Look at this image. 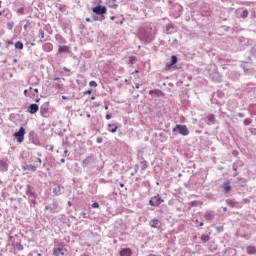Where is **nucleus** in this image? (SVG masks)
I'll return each instance as SVG.
<instances>
[{
	"label": "nucleus",
	"instance_id": "nucleus-1",
	"mask_svg": "<svg viewBox=\"0 0 256 256\" xmlns=\"http://www.w3.org/2000/svg\"><path fill=\"white\" fill-rule=\"evenodd\" d=\"M138 37L143 43H151V41H153L154 39L149 29L145 28H140Z\"/></svg>",
	"mask_w": 256,
	"mask_h": 256
},
{
	"label": "nucleus",
	"instance_id": "nucleus-2",
	"mask_svg": "<svg viewBox=\"0 0 256 256\" xmlns=\"http://www.w3.org/2000/svg\"><path fill=\"white\" fill-rule=\"evenodd\" d=\"M92 12L95 13V15L100 16V21H105V15L107 14V7L102 5H97L92 9Z\"/></svg>",
	"mask_w": 256,
	"mask_h": 256
},
{
	"label": "nucleus",
	"instance_id": "nucleus-3",
	"mask_svg": "<svg viewBox=\"0 0 256 256\" xmlns=\"http://www.w3.org/2000/svg\"><path fill=\"white\" fill-rule=\"evenodd\" d=\"M173 133H178L180 135H183L184 137H186L187 135H189V128H187L186 125H181V124H177L173 129H172Z\"/></svg>",
	"mask_w": 256,
	"mask_h": 256
},
{
	"label": "nucleus",
	"instance_id": "nucleus-4",
	"mask_svg": "<svg viewBox=\"0 0 256 256\" xmlns=\"http://www.w3.org/2000/svg\"><path fill=\"white\" fill-rule=\"evenodd\" d=\"M25 128L20 127L18 132L14 133V137H16L17 143H23L25 141Z\"/></svg>",
	"mask_w": 256,
	"mask_h": 256
},
{
	"label": "nucleus",
	"instance_id": "nucleus-5",
	"mask_svg": "<svg viewBox=\"0 0 256 256\" xmlns=\"http://www.w3.org/2000/svg\"><path fill=\"white\" fill-rule=\"evenodd\" d=\"M26 195H28V199H37V194H35V190H33L31 185H27Z\"/></svg>",
	"mask_w": 256,
	"mask_h": 256
},
{
	"label": "nucleus",
	"instance_id": "nucleus-6",
	"mask_svg": "<svg viewBox=\"0 0 256 256\" xmlns=\"http://www.w3.org/2000/svg\"><path fill=\"white\" fill-rule=\"evenodd\" d=\"M39 111V105L37 104H31L28 108V112L31 113V115H34V113H37Z\"/></svg>",
	"mask_w": 256,
	"mask_h": 256
},
{
	"label": "nucleus",
	"instance_id": "nucleus-7",
	"mask_svg": "<svg viewBox=\"0 0 256 256\" xmlns=\"http://www.w3.org/2000/svg\"><path fill=\"white\" fill-rule=\"evenodd\" d=\"M133 255V251L131 248H124L120 251V256H131Z\"/></svg>",
	"mask_w": 256,
	"mask_h": 256
},
{
	"label": "nucleus",
	"instance_id": "nucleus-8",
	"mask_svg": "<svg viewBox=\"0 0 256 256\" xmlns=\"http://www.w3.org/2000/svg\"><path fill=\"white\" fill-rule=\"evenodd\" d=\"M39 167V165H26V166H23L22 169L23 171H37V168Z\"/></svg>",
	"mask_w": 256,
	"mask_h": 256
},
{
	"label": "nucleus",
	"instance_id": "nucleus-9",
	"mask_svg": "<svg viewBox=\"0 0 256 256\" xmlns=\"http://www.w3.org/2000/svg\"><path fill=\"white\" fill-rule=\"evenodd\" d=\"M160 223L161 222H159V219L155 218V219H152L149 222V225H150V227H153L154 229H157V228H159Z\"/></svg>",
	"mask_w": 256,
	"mask_h": 256
},
{
	"label": "nucleus",
	"instance_id": "nucleus-10",
	"mask_svg": "<svg viewBox=\"0 0 256 256\" xmlns=\"http://www.w3.org/2000/svg\"><path fill=\"white\" fill-rule=\"evenodd\" d=\"M213 217H215V214L213 211H208L204 214V219H206V221H211Z\"/></svg>",
	"mask_w": 256,
	"mask_h": 256
},
{
	"label": "nucleus",
	"instance_id": "nucleus-11",
	"mask_svg": "<svg viewBox=\"0 0 256 256\" xmlns=\"http://www.w3.org/2000/svg\"><path fill=\"white\" fill-rule=\"evenodd\" d=\"M155 201V205L156 207H159V205H161V203H163V199H161V196H159V194H156L154 196Z\"/></svg>",
	"mask_w": 256,
	"mask_h": 256
},
{
	"label": "nucleus",
	"instance_id": "nucleus-12",
	"mask_svg": "<svg viewBox=\"0 0 256 256\" xmlns=\"http://www.w3.org/2000/svg\"><path fill=\"white\" fill-rule=\"evenodd\" d=\"M12 246L14 249H17V251H23V245H21V242H13Z\"/></svg>",
	"mask_w": 256,
	"mask_h": 256
},
{
	"label": "nucleus",
	"instance_id": "nucleus-13",
	"mask_svg": "<svg viewBox=\"0 0 256 256\" xmlns=\"http://www.w3.org/2000/svg\"><path fill=\"white\" fill-rule=\"evenodd\" d=\"M54 256L65 255V252L61 248H55L53 251Z\"/></svg>",
	"mask_w": 256,
	"mask_h": 256
},
{
	"label": "nucleus",
	"instance_id": "nucleus-14",
	"mask_svg": "<svg viewBox=\"0 0 256 256\" xmlns=\"http://www.w3.org/2000/svg\"><path fill=\"white\" fill-rule=\"evenodd\" d=\"M230 182H224L223 183V189H224V193H229V191H231V185H229Z\"/></svg>",
	"mask_w": 256,
	"mask_h": 256
},
{
	"label": "nucleus",
	"instance_id": "nucleus-15",
	"mask_svg": "<svg viewBox=\"0 0 256 256\" xmlns=\"http://www.w3.org/2000/svg\"><path fill=\"white\" fill-rule=\"evenodd\" d=\"M58 53H69V46H59Z\"/></svg>",
	"mask_w": 256,
	"mask_h": 256
},
{
	"label": "nucleus",
	"instance_id": "nucleus-16",
	"mask_svg": "<svg viewBox=\"0 0 256 256\" xmlns=\"http://www.w3.org/2000/svg\"><path fill=\"white\" fill-rule=\"evenodd\" d=\"M247 253H248V255H255V253H256L255 246H248L247 247Z\"/></svg>",
	"mask_w": 256,
	"mask_h": 256
},
{
	"label": "nucleus",
	"instance_id": "nucleus-17",
	"mask_svg": "<svg viewBox=\"0 0 256 256\" xmlns=\"http://www.w3.org/2000/svg\"><path fill=\"white\" fill-rule=\"evenodd\" d=\"M108 127H109L108 131H110V133H117V129H118L117 125L109 124Z\"/></svg>",
	"mask_w": 256,
	"mask_h": 256
},
{
	"label": "nucleus",
	"instance_id": "nucleus-18",
	"mask_svg": "<svg viewBox=\"0 0 256 256\" xmlns=\"http://www.w3.org/2000/svg\"><path fill=\"white\" fill-rule=\"evenodd\" d=\"M44 51H47L48 53L51 52V51H53V44H51V43H46V44L44 45Z\"/></svg>",
	"mask_w": 256,
	"mask_h": 256
},
{
	"label": "nucleus",
	"instance_id": "nucleus-19",
	"mask_svg": "<svg viewBox=\"0 0 256 256\" xmlns=\"http://www.w3.org/2000/svg\"><path fill=\"white\" fill-rule=\"evenodd\" d=\"M0 169L1 171H7V162L0 160Z\"/></svg>",
	"mask_w": 256,
	"mask_h": 256
},
{
	"label": "nucleus",
	"instance_id": "nucleus-20",
	"mask_svg": "<svg viewBox=\"0 0 256 256\" xmlns=\"http://www.w3.org/2000/svg\"><path fill=\"white\" fill-rule=\"evenodd\" d=\"M226 204H227L229 207H235V205H237V202H235V200H233V199H227V200H226Z\"/></svg>",
	"mask_w": 256,
	"mask_h": 256
},
{
	"label": "nucleus",
	"instance_id": "nucleus-21",
	"mask_svg": "<svg viewBox=\"0 0 256 256\" xmlns=\"http://www.w3.org/2000/svg\"><path fill=\"white\" fill-rule=\"evenodd\" d=\"M57 207H59V204L57 202L52 203L51 213H55L57 211Z\"/></svg>",
	"mask_w": 256,
	"mask_h": 256
},
{
	"label": "nucleus",
	"instance_id": "nucleus-22",
	"mask_svg": "<svg viewBox=\"0 0 256 256\" xmlns=\"http://www.w3.org/2000/svg\"><path fill=\"white\" fill-rule=\"evenodd\" d=\"M129 63H130V65H135V63H137V57L130 56L129 57Z\"/></svg>",
	"mask_w": 256,
	"mask_h": 256
},
{
	"label": "nucleus",
	"instance_id": "nucleus-23",
	"mask_svg": "<svg viewBox=\"0 0 256 256\" xmlns=\"http://www.w3.org/2000/svg\"><path fill=\"white\" fill-rule=\"evenodd\" d=\"M91 163V157L86 158L83 162L82 165L83 167H87Z\"/></svg>",
	"mask_w": 256,
	"mask_h": 256
},
{
	"label": "nucleus",
	"instance_id": "nucleus-24",
	"mask_svg": "<svg viewBox=\"0 0 256 256\" xmlns=\"http://www.w3.org/2000/svg\"><path fill=\"white\" fill-rule=\"evenodd\" d=\"M209 239H210V237L207 234H203L201 236V241H203V243H207V241H209Z\"/></svg>",
	"mask_w": 256,
	"mask_h": 256
},
{
	"label": "nucleus",
	"instance_id": "nucleus-25",
	"mask_svg": "<svg viewBox=\"0 0 256 256\" xmlns=\"http://www.w3.org/2000/svg\"><path fill=\"white\" fill-rule=\"evenodd\" d=\"M15 49H20V50L23 49V42H20V41L16 42Z\"/></svg>",
	"mask_w": 256,
	"mask_h": 256
},
{
	"label": "nucleus",
	"instance_id": "nucleus-26",
	"mask_svg": "<svg viewBox=\"0 0 256 256\" xmlns=\"http://www.w3.org/2000/svg\"><path fill=\"white\" fill-rule=\"evenodd\" d=\"M242 19H247V17H249V11L244 10L241 14Z\"/></svg>",
	"mask_w": 256,
	"mask_h": 256
},
{
	"label": "nucleus",
	"instance_id": "nucleus-27",
	"mask_svg": "<svg viewBox=\"0 0 256 256\" xmlns=\"http://www.w3.org/2000/svg\"><path fill=\"white\" fill-rule=\"evenodd\" d=\"M171 29H173V24H167V26H166L167 33H173V31H171Z\"/></svg>",
	"mask_w": 256,
	"mask_h": 256
},
{
	"label": "nucleus",
	"instance_id": "nucleus-28",
	"mask_svg": "<svg viewBox=\"0 0 256 256\" xmlns=\"http://www.w3.org/2000/svg\"><path fill=\"white\" fill-rule=\"evenodd\" d=\"M14 23L13 22H8L7 24H6V27H7V29L9 30V31H11L12 29H13V27H14Z\"/></svg>",
	"mask_w": 256,
	"mask_h": 256
},
{
	"label": "nucleus",
	"instance_id": "nucleus-29",
	"mask_svg": "<svg viewBox=\"0 0 256 256\" xmlns=\"http://www.w3.org/2000/svg\"><path fill=\"white\" fill-rule=\"evenodd\" d=\"M207 119H208V121H210L211 123H213V121H215V115L209 114V115L207 116Z\"/></svg>",
	"mask_w": 256,
	"mask_h": 256
},
{
	"label": "nucleus",
	"instance_id": "nucleus-30",
	"mask_svg": "<svg viewBox=\"0 0 256 256\" xmlns=\"http://www.w3.org/2000/svg\"><path fill=\"white\" fill-rule=\"evenodd\" d=\"M175 64H177V56L173 55L171 57V65H175Z\"/></svg>",
	"mask_w": 256,
	"mask_h": 256
},
{
	"label": "nucleus",
	"instance_id": "nucleus-31",
	"mask_svg": "<svg viewBox=\"0 0 256 256\" xmlns=\"http://www.w3.org/2000/svg\"><path fill=\"white\" fill-rule=\"evenodd\" d=\"M48 111H49V109H47V108L41 107V109H40L41 115H47V112H48Z\"/></svg>",
	"mask_w": 256,
	"mask_h": 256
},
{
	"label": "nucleus",
	"instance_id": "nucleus-32",
	"mask_svg": "<svg viewBox=\"0 0 256 256\" xmlns=\"http://www.w3.org/2000/svg\"><path fill=\"white\" fill-rule=\"evenodd\" d=\"M39 37L40 39H45V31H43V29L39 30Z\"/></svg>",
	"mask_w": 256,
	"mask_h": 256
},
{
	"label": "nucleus",
	"instance_id": "nucleus-33",
	"mask_svg": "<svg viewBox=\"0 0 256 256\" xmlns=\"http://www.w3.org/2000/svg\"><path fill=\"white\" fill-rule=\"evenodd\" d=\"M251 122H252V120L250 119V118H246L245 120H244V125H251Z\"/></svg>",
	"mask_w": 256,
	"mask_h": 256
},
{
	"label": "nucleus",
	"instance_id": "nucleus-34",
	"mask_svg": "<svg viewBox=\"0 0 256 256\" xmlns=\"http://www.w3.org/2000/svg\"><path fill=\"white\" fill-rule=\"evenodd\" d=\"M89 85L90 87H97V82L92 80L89 82Z\"/></svg>",
	"mask_w": 256,
	"mask_h": 256
},
{
	"label": "nucleus",
	"instance_id": "nucleus-35",
	"mask_svg": "<svg viewBox=\"0 0 256 256\" xmlns=\"http://www.w3.org/2000/svg\"><path fill=\"white\" fill-rule=\"evenodd\" d=\"M59 189H61V187H57L53 189V193H55V195H59Z\"/></svg>",
	"mask_w": 256,
	"mask_h": 256
},
{
	"label": "nucleus",
	"instance_id": "nucleus-36",
	"mask_svg": "<svg viewBox=\"0 0 256 256\" xmlns=\"http://www.w3.org/2000/svg\"><path fill=\"white\" fill-rule=\"evenodd\" d=\"M92 208H93V209H99V203L94 202V203L92 204Z\"/></svg>",
	"mask_w": 256,
	"mask_h": 256
},
{
	"label": "nucleus",
	"instance_id": "nucleus-37",
	"mask_svg": "<svg viewBox=\"0 0 256 256\" xmlns=\"http://www.w3.org/2000/svg\"><path fill=\"white\" fill-rule=\"evenodd\" d=\"M93 21H101V17L99 16H92Z\"/></svg>",
	"mask_w": 256,
	"mask_h": 256
},
{
	"label": "nucleus",
	"instance_id": "nucleus-38",
	"mask_svg": "<svg viewBox=\"0 0 256 256\" xmlns=\"http://www.w3.org/2000/svg\"><path fill=\"white\" fill-rule=\"evenodd\" d=\"M191 205H192V207H197V205H199V202H197V201H192V202H191Z\"/></svg>",
	"mask_w": 256,
	"mask_h": 256
},
{
	"label": "nucleus",
	"instance_id": "nucleus-39",
	"mask_svg": "<svg viewBox=\"0 0 256 256\" xmlns=\"http://www.w3.org/2000/svg\"><path fill=\"white\" fill-rule=\"evenodd\" d=\"M113 114H106L105 118L109 121V119H112Z\"/></svg>",
	"mask_w": 256,
	"mask_h": 256
},
{
	"label": "nucleus",
	"instance_id": "nucleus-40",
	"mask_svg": "<svg viewBox=\"0 0 256 256\" xmlns=\"http://www.w3.org/2000/svg\"><path fill=\"white\" fill-rule=\"evenodd\" d=\"M97 143H103V137H98L96 140Z\"/></svg>",
	"mask_w": 256,
	"mask_h": 256
},
{
	"label": "nucleus",
	"instance_id": "nucleus-41",
	"mask_svg": "<svg viewBox=\"0 0 256 256\" xmlns=\"http://www.w3.org/2000/svg\"><path fill=\"white\" fill-rule=\"evenodd\" d=\"M149 205H151V207H157V205H155V202H153V200L149 201Z\"/></svg>",
	"mask_w": 256,
	"mask_h": 256
},
{
	"label": "nucleus",
	"instance_id": "nucleus-42",
	"mask_svg": "<svg viewBox=\"0 0 256 256\" xmlns=\"http://www.w3.org/2000/svg\"><path fill=\"white\" fill-rule=\"evenodd\" d=\"M91 93H93V90H87L84 92V95H91Z\"/></svg>",
	"mask_w": 256,
	"mask_h": 256
},
{
	"label": "nucleus",
	"instance_id": "nucleus-43",
	"mask_svg": "<svg viewBox=\"0 0 256 256\" xmlns=\"http://www.w3.org/2000/svg\"><path fill=\"white\" fill-rule=\"evenodd\" d=\"M242 201L243 203H251V200H249V198H244Z\"/></svg>",
	"mask_w": 256,
	"mask_h": 256
},
{
	"label": "nucleus",
	"instance_id": "nucleus-44",
	"mask_svg": "<svg viewBox=\"0 0 256 256\" xmlns=\"http://www.w3.org/2000/svg\"><path fill=\"white\" fill-rule=\"evenodd\" d=\"M35 163H38V165H41V163H42L41 158H36Z\"/></svg>",
	"mask_w": 256,
	"mask_h": 256
},
{
	"label": "nucleus",
	"instance_id": "nucleus-45",
	"mask_svg": "<svg viewBox=\"0 0 256 256\" xmlns=\"http://www.w3.org/2000/svg\"><path fill=\"white\" fill-rule=\"evenodd\" d=\"M24 95H25V97H29V90H24Z\"/></svg>",
	"mask_w": 256,
	"mask_h": 256
},
{
	"label": "nucleus",
	"instance_id": "nucleus-46",
	"mask_svg": "<svg viewBox=\"0 0 256 256\" xmlns=\"http://www.w3.org/2000/svg\"><path fill=\"white\" fill-rule=\"evenodd\" d=\"M45 209H46V211H50V213H51L52 206H45Z\"/></svg>",
	"mask_w": 256,
	"mask_h": 256
},
{
	"label": "nucleus",
	"instance_id": "nucleus-47",
	"mask_svg": "<svg viewBox=\"0 0 256 256\" xmlns=\"http://www.w3.org/2000/svg\"><path fill=\"white\" fill-rule=\"evenodd\" d=\"M29 201H31V203H33V205H35V203H37V201H35V198H31V199H29Z\"/></svg>",
	"mask_w": 256,
	"mask_h": 256
},
{
	"label": "nucleus",
	"instance_id": "nucleus-48",
	"mask_svg": "<svg viewBox=\"0 0 256 256\" xmlns=\"http://www.w3.org/2000/svg\"><path fill=\"white\" fill-rule=\"evenodd\" d=\"M238 117H241V118H243V117H245V114H243V113H238Z\"/></svg>",
	"mask_w": 256,
	"mask_h": 256
},
{
	"label": "nucleus",
	"instance_id": "nucleus-49",
	"mask_svg": "<svg viewBox=\"0 0 256 256\" xmlns=\"http://www.w3.org/2000/svg\"><path fill=\"white\" fill-rule=\"evenodd\" d=\"M87 23H91V18H86Z\"/></svg>",
	"mask_w": 256,
	"mask_h": 256
},
{
	"label": "nucleus",
	"instance_id": "nucleus-50",
	"mask_svg": "<svg viewBox=\"0 0 256 256\" xmlns=\"http://www.w3.org/2000/svg\"><path fill=\"white\" fill-rule=\"evenodd\" d=\"M56 39H61V40H63V37L57 35V36H56Z\"/></svg>",
	"mask_w": 256,
	"mask_h": 256
},
{
	"label": "nucleus",
	"instance_id": "nucleus-51",
	"mask_svg": "<svg viewBox=\"0 0 256 256\" xmlns=\"http://www.w3.org/2000/svg\"><path fill=\"white\" fill-rule=\"evenodd\" d=\"M60 163H65V158H62V159L60 160Z\"/></svg>",
	"mask_w": 256,
	"mask_h": 256
},
{
	"label": "nucleus",
	"instance_id": "nucleus-52",
	"mask_svg": "<svg viewBox=\"0 0 256 256\" xmlns=\"http://www.w3.org/2000/svg\"><path fill=\"white\" fill-rule=\"evenodd\" d=\"M34 93H39V89H34Z\"/></svg>",
	"mask_w": 256,
	"mask_h": 256
},
{
	"label": "nucleus",
	"instance_id": "nucleus-53",
	"mask_svg": "<svg viewBox=\"0 0 256 256\" xmlns=\"http://www.w3.org/2000/svg\"><path fill=\"white\" fill-rule=\"evenodd\" d=\"M86 117L89 119L91 117V114L90 113L86 114Z\"/></svg>",
	"mask_w": 256,
	"mask_h": 256
},
{
	"label": "nucleus",
	"instance_id": "nucleus-54",
	"mask_svg": "<svg viewBox=\"0 0 256 256\" xmlns=\"http://www.w3.org/2000/svg\"><path fill=\"white\" fill-rule=\"evenodd\" d=\"M139 87H141V85H139V84H136V89H139Z\"/></svg>",
	"mask_w": 256,
	"mask_h": 256
},
{
	"label": "nucleus",
	"instance_id": "nucleus-55",
	"mask_svg": "<svg viewBox=\"0 0 256 256\" xmlns=\"http://www.w3.org/2000/svg\"><path fill=\"white\" fill-rule=\"evenodd\" d=\"M104 109H106V111H107V109H109V106H107V105H106V106H104Z\"/></svg>",
	"mask_w": 256,
	"mask_h": 256
},
{
	"label": "nucleus",
	"instance_id": "nucleus-56",
	"mask_svg": "<svg viewBox=\"0 0 256 256\" xmlns=\"http://www.w3.org/2000/svg\"><path fill=\"white\" fill-rule=\"evenodd\" d=\"M120 187H125V184L121 183V184H120Z\"/></svg>",
	"mask_w": 256,
	"mask_h": 256
},
{
	"label": "nucleus",
	"instance_id": "nucleus-57",
	"mask_svg": "<svg viewBox=\"0 0 256 256\" xmlns=\"http://www.w3.org/2000/svg\"><path fill=\"white\" fill-rule=\"evenodd\" d=\"M223 211H227V207H223Z\"/></svg>",
	"mask_w": 256,
	"mask_h": 256
},
{
	"label": "nucleus",
	"instance_id": "nucleus-58",
	"mask_svg": "<svg viewBox=\"0 0 256 256\" xmlns=\"http://www.w3.org/2000/svg\"><path fill=\"white\" fill-rule=\"evenodd\" d=\"M203 225H204L203 222H200V227H203Z\"/></svg>",
	"mask_w": 256,
	"mask_h": 256
},
{
	"label": "nucleus",
	"instance_id": "nucleus-59",
	"mask_svg": "<svg viewBox=\"0 0 256 256\" xmlns=\"http://www.w3.org/2000/svg\"><path fill=\"white\" fill-rule=\"evenodd\" d=\"M115 19V16H111V20L113 21Z\"/></svg>",
	"mask_w": 256,
	"mask_h": 256
},
{
	"label": "nucleus",
	"instance_id": "nucleus-60",
	"mask_svg": "<svg viewBox=\"0 0 256 256\" xmlns=\"http://www.w3.org/2000/svg\"><path fill=\"white\" fill-rule=\"evenodd\" d=\"M62 99H67V96H62Z\"/></svg>",
	"mask_w": 256,
	"mask_h": 256
},
{
	"label": "nucleus",
	"instance_id": "nucleus-61",
	"mask_svg": "<svg viewBox=\"0 0 256 256\" xmlns=\"http://www.w3.org/2000/svg\"><path fill=\"white\" fill-rule=\"evenodd\" d=\"M133 73H139V70H135Z\"/></svg>",
	"mask_w": 256,
	"mask_h": 256
},
{
	"label": "nucleus",
	"instance_id": "nucleus-62",
	"mask_svg": "<svg viewBox=\"0 0 256 256\" xmlns=\"http://www.w3.org/2000/svg\"><path fill=\"white\" fill-rule=\"evenodd\" d=\"M13 239H15V238H14L13 236H11V237H10V240H12V241H13Z\"/></svg>",
	"mask_w": 256,
	"mask_h": 256
},
{
	"label": "nucleus",
	"instance_id": "nucleus-63",
	"mask_svg": "<svg viewBox=\"0 0 256 256\" xmlns=\"http://www.w3.org/2000/svg\"><path fill=\"white\" fill-rule=\"evenodd\" d=\"M91 99H92V101L95 100V96H92Z\"/></svg>",
	"mask_w": 256,
	"mask_h": 256
},
{
	"label": "nucleus",
	"instance_id": "nucleus-64",
	"mask_svg": "<svg viewBox=\"0 0 256 256\" xmlns=\"http://www.w3.org/2000/svg\"><path fill=\"white\" fill-rule=\"evenodd\" d=\"M54 81H59V78H54Z\"/></svg>",
	"mask_w": 256,
	"mask_h": 256
}]
</instances>
